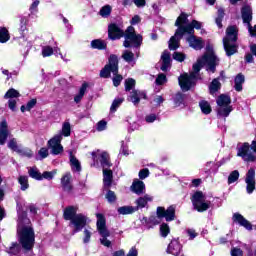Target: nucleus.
<instances>
[{"instance_id": "nucleus-1", "label": "nucleus", "mask_w": 256, "mask_h": 256, "mask_svg": "<svg viewBox=\"0 0 256 256\" xmlns=\"http://www.w3.org/2000/svg\"><path fill=\"white\" fill-rule=\"evenodd\" d=\"M175 26L178 27L174 36L169 40V49L175 51L179 49V41L183 38L185 34L190 35L186 41L189 43V46L195 51H201L205 47V41L203 38L197 37L194 35L195 29H201V22L193 20L189 23L187 14L182 13L176 20Z\"/></svg>"}, {"instance_id": "nucleus-2", "label": "nucleus", "mask_w": 256, "mask_h": 256, "mask_svg": "<svg viewBox=\"0 0 256 256\" xmlns=\"http://www.w3.org/2000/svg\"><path fill=\"white\" fill-rule=\"evenodd\" d=\"M207 67V71L215 73L217 65H219V58L215 55V52L210 51L204 54L197 60V63L193 65V72L190 74H182L178 78V83L182 91H189L192 87H195V81H197V74L201 71V67Z\"/></svg>"}, {"instance_id": "nucleus-3", "label": "nucleus", "mask_w": 256, "mask_h": 256, "mask_svg": "<svg viewBox=\"0 0 256 256\" xmlns=\"http://www.w3.org/2000/svg\"><path fill=\"white\" fill-rule=\"evenodd\" d=\"M18 213V228L17 235L18 241L25 251H31L35 245V231L31 227V220L27 218V212L17 202Z\"/></svg>"}, {"instance_id": "nucleus-4", "label": "nucleus", "mask_w": 256, "mask_h": 256, "mask_svg": "<svg viewBox=\"0 0 256 256\" xmlns=\"http://www.w3.org/2000/svg\"><path fill=\"white\" fill-rule=\"evenodd\" d=\"M64 219L70 221L71 225H74L75 232L83 230V227L87 225V216L83 214H77V208L70 206L64 210Z\"/></svg>"}, {"instance_id": "nucleus-5", "label": "nucleus", "mask_w": 256, "mask_h": 256, "mask_svg": "<svg viewBox=\"0 0 256 256\" xmlns=\"http://www.w3.org/2000/svg\"><path fill=\"white\" fill-rule=\"evenodd\" d=\"M237 157L245 163H255L256 161V140H253L251 144L249 142L239 143L236 147Z\"/></svg>"}, {"instance_id": "nucleus-6", "label": "nucleus", "mask_w": 256, "mask_h": 256, "mask_svg": "<svg viewBox=\"0 0 256 256\" xmlns=\"http://www.w3.org/2000/svg\"><path fill=\"white\" fill-rule=\"evenodd\" d=\"M237 41V27L229 26L226 30V37L223 38V45L228 57L231 55H235L237 53V45L235 42Z\"/></svg>"}, {"instance_id": "nucleus-7", "label": "nucleus", "mask_w": 256, "mask_h": 256, "mask_svg": "<svg viewBox=\"0 0 256 256\" xmlns=\"http://www.w3.org/2000/svg\"><path fill=\"white\" fill-rule=\"evenodd\" d=\"M124 43L123 46L126 48L134 47L139 50L141 44L143 43V37L139 34H135V28L132 26L128 27L124 34Z\"/></svg>"}, {"instance_id": "nucleus-8", "label": "nucleus", "mask_w": 256, "mask_h": 256, "mask_svg": "<svg viewBox=\"0 0 256 256\" xmlns=\"http://www.w3.org/2000/svg\"><path fill=\"white\" fill-rule=\"evenodd\" d=\"M165 219L166 221H174L175 220V207L170 206L167 210L163 207L157 208V216H151L148 219V223L151 225H159V219Z\"/></svg>"}, {"instance_id": "nucleus-9", "label": "nucleus", "mask_w": 256, "mask_h": 256, "mask_svg": "<svg viewBox=\"0 0 256 256\" xmlns=\"http://www.w3.org/2000/svg\"><path fill=\"white\" fill-rule=\"evenodd\" d=\"M216 103L218 105L217 113L219 117H229L233 107L231 106V97L226 94L218 96Z\"/></svg>"}, {"instance_id": "nucleus-10", "label": "nucleus", "mask_w": 256, "mask_h": 256, "mask_svg": "<svg viewBox=\"0 0 256 256\" xmlns=\"http://www.w3.org/2000/svg\"><path fill=\"white\" fill-rule=\"evenodd\" d=\"M97 217V229L99 232V235H101L100 242L104 247H111V241L107 239L111 235L109 230L107 229L106 222H105V216L103 214H96Z\"/></svg>"}, {"instance_id": "nucleus-11", "label": "nucleus", "mask_w": 256, "mask_h": 256, "mask_svg": "<svg viewBox=\"0 0 256 256\" xmlns=\"http://www.w3.org/2000/svg\"><path fill=\"white\" fill-rule=\"evenodd\" d=\"M192 205L196 211L203 213L211 207V201L207 200V197L203 192H196L192 196Z\"/></svg>"}, {"instance_id": "nucleus-12", "label": "nucleus", "mask_w": 256, "mask_h": 256, "mask_svg": "<svg viewBox=\"0 0 256 256\" xmlns=\"http://www.w3.org/2000/svg\"><path fill=\"white\" fill-rule=\"evenodd\" d=\"M111 73H113V75L119 73V59L116 55H110L109 64L100 71V77L108 79V77H111Z\"/></svg>"}, {"instance_id": "nucleus-13", "label": "nucleus", "mask_w": 256, "mask_h": 256, "mask_svg": "<svg viewBox=\"0 0 256 256\" xmlns=\"http://www.w3.org/2000/svg\"><path fill=\"white\" fill-rule=\"evenodd\" d=\"M242 20L251 35V37H256V25L251 26V21H253V9L249 5H245L241 9Z\"/></svg>"}, {"instance_id": "nucleus-14", "label": "nucleus", "mask_w": 256, "mask_h": 256, "mask_svg": "<svg viewBox=\"0 0 256 256\" xmlns=\"http://www.w3.org/2000/svg\"><path fill=\"white\" fill-rule=\"evenodd\" d=\"M61 141H63L61 134H56L48 141V147L51 155H61V153H63L64 148L63 145H61Z\"/></svg>"}, {"instance_id": "nucleus-15", "label": "nucleus", "mask_w": 256, "mask_h": 256, "mask_svg": "<svg viewBox=\"0 0 256 256\" xmlns=\"http://www.w3.org/2000/svg\"><path fill=\"white\" fill-rule=\"evenodd\" d=\"M51 55H59L65 61V57L61 53V49L57 46V42L52 41L50 45L42 46V56L51 57Z\"/></svg>"}, {"instance_id": "nucleus-16", "label": "nucleus", "mask_w": 256, "mask_h": 256, "mask_svg": "<svg viewBox=\"0 0 256 256\" xmlns=\"http://www.w3.org/2000/svg\"><path fill=\"white\" fill-rule=\"evenodd\" d=\"M99 157L103 169H109V167L111 166V161H109V154L107 152L99 153V150H97L96 152H92V159L94 163L91 165V167H95L97 165Z\"/></svg>"}, {"instance_id": "nucleus-17", "label": "nucleus", "mask_w": 256, "mask_h": 256, "mask_svg": "<svg viewBox=\"0 0 256 256\" xmlns=\"http://www.w3.org/2000/svg\"><path fill=\"white\" fill-rule=\"evenodd\" d=\"M20 96L21 95L19 94V91L15 90L13 88L9 89L6 92L4 98L9 99L8 100V107H9L10 110L17 111V101H19Z\"/></svg>"}, {"instance_id": "nucleus-18", "label": "nucleus", "mask_w": 256, "mask_h": 256, "mask_svg": "<svg viewBox=\"0 0 256 256\" xmlns=\"http://www.w3.org/2000/svg\"><path fill=\"white\" fill-rule=\"evenodd\" d=\"M108 37L112 39V41L121 39V37H125V31L117 24H110L108 26Z\"/></svg>"}, {"instance_id": "nucleus-19", "label": "nucleus", "mask_w": 256, "mask_h": 256, "mask_svg": "<svg viewBox=\"0 0 256 256\" xmlns=\"http://www.w3.org/2000/svg\"><path fill=\"white\" fill-rule=\"evenodd\" d=\"M246 191L249 195L255 191V169L250 168L245 178Z\"/></svg>"}, {"instance_id": "nucleus-20", "label": "nucleus", "mask_w": 256, "mask_h": 256, "mask_svg": "<svg viewBox=\"0 0 256 256\" xmlns=\"http://www.w3.org/2000/svg\"><path fill=\"white\" fill-rule=\"evenodd\" d=\"M233 223H236L237 225H240V227H244V229H247V231H251L253 229V225H251V222H249L243 215L239 213H234L232 216Z\"/></svg>"}, {"instance_id": "nucleus-21", "label": "nucleus", "mask_w": 256, "mask_h": 256, "mask_svg": "<svg viewBox=\"0 0 256 256\" xmlns=\"http://www.w3.org/2000/svg\"><path fill=\"white\" fill-rule=\"evenodd\" d=\"M68 155H69V165L71 167V171H73V173H81V161L77 159V156H75V153H73V150H69Z\"/></svg>"}, {"instance_id": "nucleus-22", "label": "nucleus", "mask_w": 256, "mask_h": 256, "mask_svg": "<svg viewBox=\"0 0 256 256\" xmlns=\"http://www.w3.org/2000/svg\"><path fill=\"white\" fill-rule=\"evenodd\" d=\"M183 246L179 242V239H172L167 247V253L174 256H179Z\"/></svg>"}, {"instance_id": "nucleus-23", "label": "nucleus", "mask_w": 256, "mask_h": 256, "mask_svg": "<svg viewBox=\"0 0 256 256\" xmlns=\"http://www.w3.org/2000/svg\"><path fill=\"white\" fill-rule=\"evenodd\" d=\"M141 99H147V94L143 91L132 90L129 95V101L133 103V105H139Z\"/></svg>"}, {"instance_id": "nucleus-24", "label": "nucleus", "mask_w": 256, "mask_h": 256, "mask_svg": "<svg viewBox=\"0 0 256 256\" xmlns=\"http://www.w3.org/2000/svg\"><path fill=\"white\" fill-rule=\"evenodd\" d=\"M135 58L139 59V50H136L135 53L130 50H125L122 53V59H124L126 63H133V65H135Z\"/></svg>"}, {"instance_id": "nucleus-25", "label": "nucleus", "mask_w": 256, "mask_h": 256, "mask_svg": "<svg viewBox=\"0 0 256 256\" xmlns=\"http://www.w3.org/2000/svg\"><path fill=\"white\" fill-rule=\"evenodd\" d=\"M9 137V129L7 128V121L3 120L0 123V145H5Z\"/></svg>"}, {"instance_id": "nucleus-26", "label": "nucleus", "mask_w": 256, "mask_h": 256, "mask_svg": "<svg viewBox=\"0 0 256 256\" xmlns=\"http://www.w3.org/2000/svg\"><path fill=\"white\" fill-rule=\"evenodd\" d=\"M103 183L105 189H109L113 185V171L108 168L103 169Z\"/></svg>"}, {"instance_id": "nucleus-27", "label": "nucleus", "mask_w": 256, "mask_h": 256, "mask_svg": "<svg viewBox=\"0 0 256 256\" xmlns=\"http://www.w3.org/2000/svg\"><path fill=\"white\" fill-rule=\"evenodd\" d=\"M131 190L133 193H136V195H143V193H145V183L141 180H134Z\"/></svg>"}, {"instance_id": "nucleus-28", "label": "nucleus", "mask_w": 256, "mask_h": 256, "mask_svg": "<svg viewBox=\"0 0 256 256\" xmlns=\"http://www.w3.org/2000/svg\"><path fill=\"white\" fill-rule=\"evenodd\" d=\"M162 66H161V71H168L169 67H171V54L169 51H164L162 56Z\"/></svg>"}, {"instance_id": "nucleus-29", "label": "nucleus", "mask_w": 256, "mask_h": 256, "mask_svg": "<svg viewBox=\"0 0 256 256\" xmlns=\"http://www.w3.org/2000/svg\"><path fill=\"white\" fill-rule=\"evenodd\" d=\"M151 201H153V196L146 194L136 200L137 208L144 209V207H146L148 203H151Z\"/></svg>"}, {"instance_id": "nucleus-30", "label": "nucleus", "mask_w": 256, "mask_h": 256, "mask_svg": "<svg viewBox=\"0 0 256 256\" xmlns=\"http://www.w3.org/2000/svg\"><path fill=\"white\" fill-rule=\"evenodd\" d=\"M243 83H245V76L243 74H238L234 79V89L235 91H243Z\"/></svg>"}, {"instance_id": "nucleus-31", "label": "nucleus", "mask_w": 256, "mask_h": 256, "mask_svg": "<svg viewBox=\"0 0 256 256\" xmlns=\"http://www.w3.org/2000/svg\"><path fill=\"white\" fill-rule=\"evenodd\" d=\"M87 87H89L87 83L82 84L78 94L74 97L75 103H81V100L83 99V97H85V93H87Z\"/></svg>"}, {"instance_id": "nucleus-32", "label": "nucleus", "mask_w": 256, "mask_h": 256, "mask_svg": "<svg viewBox=\"0 0 256 256\" xmlns=\"http://www.w3.org/2000/svg\"><path fill=\"white\" fill-rule=\"evenodd\" d=\"M64 191H71V173H66L61 179Z\"/></svg>"}, {"instance_id": "nucleus-33", "label": "nucleus", "mask_w": 256, "mask_h": 256, "mask_svg": "<svg viewBox=\"0 0 256 256\" xmlns=\"http://www.w3.org/2000/svg\"><path fill=\"white\" fill-rule=\"evenodd\" d=\"M28 175L32 179H36V181H42L43 180V176H42L41 172H39V169H37V167L30 168L28 170Z\"/></svg>"}, {"instance_id": "nucleus-34", "label": "nucleus", "mask_w": 256, "mask_h": 256, "mask_svg": "<svg viewBox=\"0 0 256 256\" xmlns=\"http://www.w3.org/2000/svg\"><path fill=\"white\" fill-rule=\"evenodd\" d=\"M18 183L20 185L21 191H27L29 189V177L28 176H19Z\"/></svg>"}, {"instance_id": "nucleus-35", "label": "nucleus", "mask_w": 256, "mask_h": 256, "mask_svg": "<svg viewBox=\"0 0 256 256\" xmlns=\"http://www.w3.org/2000/svg\"><path fill=\"white\" fill-rule=\"evenodd\" d=\"M119 215H131L137 211L133 206H122L117 209Z\"/></svg>"}, {"instance_id": "nucleus-36", "label": "nucleus", "mask_w": 256, "mask_h": 256, "mask_svg": "<svg viewBox=\"0 0 256 256\" xmlns=\"http://www.w3.org/2000/svg\"><path fill=\"white\" fill-rule=\"evenodd\" d=\"M91 47L92 49L103 50V49H107V43H105V41L103 40L96 39L91 41Z\"/></svg>"}, {"instance_id": "nucleus-37", "label": "nucleus", "mask_w": 256, "mask_h": 256, "mask_svg": "<svg viewBox=\"0 0 256 256\" xmlns=\"http://www.w3.org/2000/svg\"><path fill=\"white\" fill-rule=\"evenodd\" d=\"M225 17V10L223 8H219L217 11V17H216V25L221 29L223 27V19Z\"/></svg>"}, {"instance_id": "nucleus-38", "label": "nucleus", "mask_w": 256, "mask_h": 256, "mask_svg": "<svg viewBox=\"0 0 256 256\" xmlns=\"http://www.w3.org/2000/svg\"><path fill=\"white\" fill-rule=\"evenodd\" d=\"M10 255H19L21 253V245L17 242L12 243V245L7 250Z\"/></svg>"}, {"instance_id": "nucleus-39", "label": "nucleus", "mask_w": 256, "mask_h": 256, "mask_svg": "<svg viewBox=\"0 0 256 256\" xmlns=\"http://www.w3.org/2000/svg\"><path fill=\"white\" fill-rule=\"evenodd\" d=\"M61 137H69L71 135V124L69 122H64L62 125Z\"/></svg>"}, {"instance_id": "nucleus-40", "label": "nucleus", "mask_w": 256, "mask_h": 256, "mask_svg": "<svg viewBox=\"0 0 256 256\" xmlns=\"http://www.w3.org/2000/svg\"><path fill=\"white\" fill-rule=\"evenodd\" d=\"M19 33L21 37H25V35H27V18L25 17L20 19Z\"/></svg>"}, {"instance_id": "nucleus-41", "label": "nucleus", "mask_w": 256, "mask_h": 256, "mask_svg": "<svg viewBox=\"0 0 256 256\" xmlns=\"http://www.w3.org/2000/svg\"><path fill=\"white\" fill-rule=\"evenodd\" d=\"M37 105V99H31L30 101L27 102L26 105H22L20 110L22 113H25V111H31L33 107Z\"/></svg>"}, {"instance_id": "nucleus-42", "label": "nucleus", "mask_w": 256, "mask_h": 256, "mask_svg": "<svg viewBox=\"0 0 256 256\" xmlns=\"http://www.w3.org/2000/svg\"><path fill=\"white\" fill-rule=\"evenodd\" d=\"M123 101H125V98H115L110 107V112L115 113V111H117V109L121 107V104L123 103Z\"/></svg>"}, {"instance_id": "nucleus-43", "label": "nucleus", "mask_w": 256, "mask_h": 256, "mask_svg": "<svg viewBox=\"0 0 256 256\" xmlns=\"http://www.w3.org/2000/svg\"><path fill=\"white\" fill-rule=\"evenodd\" d=\"M199 106L204 115H209V113H211V105L209 104V102L203 100L199 103Z\"/></svg>"}, {"instance_id": "nucleus-44", "label": "nucleus", "mask_w": 256, "mask_h": 256, "mask_svg": "<svg viewBox=\"0 0 256 256\" xmlns=\"http://www.w3.org/2000/svg\"><path fill=\"white\" fill-rule=\"evenodd\" d=\"M17 153L21 157H28V159H31V157H33V151L29 148L20 147V149L17 151Z\"/></svg>"}, {"instance_id": "nucleus-45", "label": "nucleus", "mask_w": 256, "mask_h": 256, "mask_svg": "<svg viewBox=\"0 0 256 256\" xmlns=\"http://www.w3.org/2000/svg\"><path fill=\"white\" fill-rule=\"evenodd\" d=\"M209 89H210V93H217V91H219V89H221V82H219V79H214L210 86H209Z\"/></svg>"}, {"instance_id": "nucleus-46", "label": "nucleus", "mask_w": 256, "mask_h": 256, "mask_svg": "<svg viewBox=\"0 0 256 256\" xmlns=\"http://www.w3.org/2000/svg\"><path fill=\"white\" fill-rule=\"evenodd\" d=\"M10 38L9 31L6 28H0V43H7Z\"/></svg>"}, {"instance_id": "nucleus-47", "label": "nucleus", "mask_w": 256, "mask_h": 256, "mask_svg": "<svg viewBox=\"0 0 256 256\" xmlns=\"http://www.w3.org/2000/svg\"><path fill=\"white\" fill-rule=\"evenodd\" d=\"M8 148L17 153L21 149V146L17 144V139L12 138L8 142Z\"/></svg>"}, {"instance_id": "nucleus-48", "label": "nucleus", "mask_w": 256, "mask_h": 256, "mask_svg": "<svg viewBox=\"0 0 256 256\" xmlns=\"http://www.w3.org/2000/svg\"><path fill=\"white\" fill-rule=\"evenodd\" d=\"M111 11H112V8L110 5H105L103 6L100 11H99V15L101 17H104V18H107L109 17V15H111Z\"/></svg>"}, {"instance_id": "nucleus-49", "label": "nucleus", "mask_w": 256, "mask_h": 256, "mask_svg": "<svg viewBox=\"0 0 256 256\" xmlns=\"http://www.w3.org/2000/svg\"><path fill=\"white\" fill-rule=\"evenodd\" d=\"M239 180V172L237 170L232 171L228 176V185H232L235 181Z\"/></svg>"}, {"instance_id": "nucleus-50", "label": "nucleus", "mask_w": 256, "mask_h": 256, "mask_svg": "<svg viewBox=\"0 0 256 256\" xmlns=\"http://www.w3.org/2000/svg\"><path fill=\"white\" fill-rule=\"evenodd\" d=\"M169 233H171L169 225L167 223L161 224V226H160V235L162 237H167V235H169Z\"/></svg>"}, {"instance_id": "nucleus-51", "label": "nucleus", "mask_w": 256, "mask_h": 256, "mask_svg": "<svg viewBox=\"0 0 256 256\" xmlns=\"http://www.w3.org/2000/svg\"><path fill=\"white\" fill-rule=\"evenodd\" d=\"M183 101H185V96L181 93H178L174 97V103L176 107H181L183 105Z\"/></svg>"}, {"instance_id": "nucleus-52", "label": "nucleus", "mask_w": 256, "mask_h": 256, "mask_svg": "<svg viewBox=\"0 0 256 256\" xmlns=\"http://www.w3.org/2000/svg\"><path fill=\"white\" fill-rule=\"evenodd\" d=\"M146 123H155V121H159V115L152 113L145 116Z\"/></svg>"}, {"instance_id": "nucleus-53", "label": "nucleus", "mask_w": 256, "mask_h": 256, "mask_svg": "<svg viewBox=\"0 0 256 256\" xmlns=\"http://www.w3.org/2000/svg\"><path fill=\"white\" fill-rule=\"evenodd\" d=\"M135 88V80L132 78H129L125 81V90L131 91Z\"/></svg>"}, {"instance_id": "nucleus-54", "label": "nucleus", "mask_w": 256, "mask_h": 256, "mask_svg": "<svg viewBox=\"0 0 256 256\" xmlns=\"http://www.w3.org/2000/svg\"><path fill=\"white\" fill-rule=\"evenodd\" d=\"M38 155H39L40 159H47V157H49V149H47L46 147H42L38 151Z\"/></svg>"}, {"instance_id": "nucleus-55", "label": "nucleus", "mask_w": 256, "mask_h": 256, "mask_svg": "<svg viewBox=\"0 0 256 256\" xmlns=\"http://www.w3.org/2000/svg\"><path fill=\"white\" fill-rule=\"evenodd\" d=\"M107 129V121L101 120L96 124V131H105Z\"/></svg>"}, {"instance_id": "nucleus-56", "label": "nucleus", "mask_w": 256, "mask_h": 256, "mask_svg": "<svg viewBox=\"0 0 256 256\" xmlns=\"http://www.w3.org/2000/svg\"><path fill=\"white\" fill-rule=\"evenodd\" d=\"M156 85H163L167 83V76L165 74H159L155 81Z\"/></svg>"}, {"instance_id": "nucleus-57", "label": "nucleus", "mask_w": 256, "mask_h": 256, "mask_svg": "<svg viewBox=\"0 0 256 256\" xmlns=\"http://www.w3.org/2000/svg\"><path fill=\"white\" fill-rule=\"evenodd\" d=\"M106 199L109 203H115L117 196H115V192L109 190L106 194Z\"/></svg>"}, {"instance_id": "nucleus-58", "label": "nucleus", "mask_w": 256, "mask_h": 256, "mask_svg": "<svg viewBox=\"0 0 256 256\" xmlns=\"http://www.w3.org/2000/svg\"><path fill=\"white\" fill-rule=\"evenodd\" d=\"M123 81V76L119 74H115L113 78V85L114 87H119L121 85V82Z\"/></svg>"}, {"instance_id": "nucleus-59", "label": "nucleus", "mask_w": 256, "mask_h": 256, "mask_svg": "<svg viewBox=\"0 0 256 256\" xmlns=\"http://www.w3.org/2000/svg\"><path fill=\"white\" fill-rule=\"evenodd\" d=\"M173 59H175V61H179L180 63H182V61H185V54L181 52H174Z\"/></svg>"}, {"instance_id": "nucleus-60", "label": "nucleus", "mask_w": 256, "mask_h": 256, "mask_svg": "<svg viewBox=\"0 0 256 256\" xmlns=\"http://www.w3.org/2000/svg\"><path fill=\"white\" fill-rule=\"evenodd\" d=\"M39 0H33L31 6H30V12L31 13H37L38 7H39Z\"/></svg>"}, {"instance_id": "nucleus-61", "label": "nucleus", "mask_w": 256, "mask_h": 256, "mask_svg": "<svg viewBox=\"0 0 256 256\" xmlns=\"http://www.w3.org/2000/svg\"><path fill=\"white\" fill-rule=\"evenodd\" d=\"M165 99L163 98V96H155L153 103L155 105V107H159L160 105H162V103H164Z\"/></svg>"}, {"instance_id": "nucleus-62", "label": "nucleus", "mask_w": 256, "mask_h": 256, "mask_svg": "<svg viewBox=\"0 0 256 256\" xmlns=\"http://www.w3.org/2000/svg\"><path fill=\"white\" fill-rule=\"evenodd\" d=\"M147 177H149V169L144 168V169L139 171V178L140 179H147Z\"/></svg>"}, {"instance_id": "nucleus-63", "label": "nucleus", "mask_w": 256, "mask_h": 256, "mask_svg": "<svg viewBox=\"0 0 256 256\" xmlns=\"http://www.w3.org/2000/svg\"><path fill=\"white\" fill-rule=\"evenodd\" d=\"M89 241H91V231L85 229L83 243H89Z\"/></svg>"}, {"instance_id": "nucleus-64", "label": "nucleus", "mask_w": 256, "mask_h": 256, "mask_svg": "<svg viewBox=\"0 0 256 256\" xmlns=\"http://www.w3.org/2000/svg\"><path fill=\"white\" fill-rule=\"evenodd\" d=\"M231 256H243V250L239 248H233L231 250Z\"/></svg>"}]
</instances>
